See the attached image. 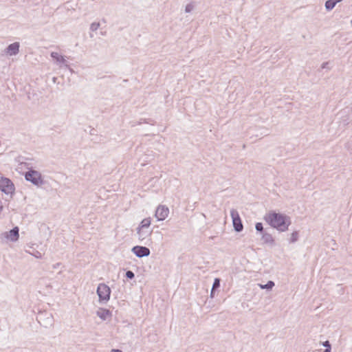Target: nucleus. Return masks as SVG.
I'll return each mask as SVG.
<instances>
[{
	"label": "nucleus",
	"mask_w": 352,
	"mask_h": 352,
	"mask_svg": "<svg viewBox=\"0 0 352 352\" xmlns=\"http://www.w3.org/2000/svg\"><path fill=\"white\" fill-rule=\"evenodd\" d=\"M323 352H324V351Z\"/></svg>",
	"instance_id": "31"
},
{
	"label": "nucleus",
	"mask_w": 352,
	"mask_h": 352,
	"mask_svg": "<svg viewBox=\"0 0 352 352\" xmlns=\"http://www.w3.org/2000/svg\"><path fill=\"white\" fill-rule=\"evenodd\" d=\"M111 352H122V351L118 349H113Z\"/></svg>",
	"instance_id": "27"
},
{
	"label": "nucleus",
	"mask_w": 352,
	"mask_h": 352,
	"mask_svg": "<svg viewBox=\"0 0 352 352\" xmlns=\"http://www.w3.org/2000/svg\"><path fill=\"white\" fill-rule=\"evenodd\" d=\"M230 215L232 219L234 230L236 232H241L243 229V226L238 211L235 209H232Z\"/></svg>",
	"instance_id": "5"
},
{
	"label": "nucleus",
	"mask_w": 352,
	"mask_h": 352,
	"mask_svg": "<svg viewBox=\"0 0 352 352\" xmlns=\"http://www.w3.org/2000/svg\"><path fill=\"white\" fill-rule=\"evenodd\" d=\"M137 234L138 235V238L140 241H143L146 238H147L148 236H150L152 233V231L148 230V229H140L139 230V228H137Z\"/></svg>",
	"instance_id": "12"
},
{
	"label": "nucleus",
	"mask_w": 352,
	"mask_h": 352,
	"mask_svg": "<svg viewBox=\"0 0 352 352\" xmlns=\"http://www.w3.org/2000/svg\"><path fill=\"white\" fill-rule=\"evenodd\" d=\"M125 277L127 279L132 280L135 277V274L131 270H127L125 274Z\"/></svg>",
	"instance_id": "24"
},
{
	"label": "nucleus",
	"mask_w": 352,
	"mask_h": 352,
	"mask_svg": "<svg viewBox=\"0 0 352 352\" xmlns=\"http://www.w3.org/2000/svg\"><path fill=\"white\" fill-rule=\"evenodd\" d=\"M169 214V209L167 206L160 205L156 210L155 216L157 221H164Z\"/></svg>",
	"instance_id": "7"
},
{
	"label": "nucleus",
	"mask_w": 352,
	"mask_h": 352,
	"mask_svg": "<svg viewBox=\"0 0 352 352\" xmlns=\"http://www.w3.org/2000/svg\"><path fill=\"white\" fill-rule=\"evenodd\" d=\"M322 345L325 347L324 352H331V345L329 341L326 340L322 342Z\"/></svg>",
	"instance_id": "21"
},
{
	"label": "nucleus",
	"mask_w": 352,
	"mask_h": 352,
	"mask_svg": "<svg viewBox=\"0 0 352 352\" xmlns=\"http://www.w3.org/2000/svg\"><path fill=\"white\" fill-rule=\"evenodd\" d=\"M351 26H352V20L351 21Z\"/></svg>",
	"instance_id": "30"
},
{
	"label": "nucleus",
	"mask_w": 352,
	"mask_h": 352,
	"mask_svg": "<svg viewBox=\"0 0 352 352\" xmlns=\"http://www.w3.org/2000/svg\"><path fill=\"white\" fill-rule=\"evenodd\" d=\"M335 1V3L337 4L340 2H341L342 0H333Z\"/></svg>",
	"instance_id": "28"
},
{
	"label": "nucleus",
	"mask_w": 352,
	"mask_h": 352,
	"mask_svg": "<svg viewBox=\"0 0 352 352\" xmlns=\"http://www.w3.org/2000/svg\"><path fill=\"white\" fill-rule=\"evenodd\" d=\"M261 235V240L264 244L270 245V246H274L275 245V240L271 234L265 231Z\"/></svg>",
	"instance_id": "10"
},
{
	"label": "nucleus",
	"mask_w": 352,
	"mask_h": 352,
	"mask_svg": "<svg viewBox=\"0 0 352 352\" xmlns=\"http://www.w3.org/2000/svg\"><path fill=\"white\" fill-rule=\"evenodd\" d=\"M132 252L138 258L148 256L151 254L149 248L146 246L135 245L132 250Z\"/></svg>",
	"instance_id": "6"
},
{
	"label": "nucleus",
	"mask_w": 352,
	"mask_h": 352,
	"mask_svg": "<svg viewBox=\"0 0 352 352\" xmlns=\"http://www.w3.org/2000/svg\"><path fill=\"white\" fill-rule=\"evenodd\" d=\"M142 123H146V124H151V125H154L155 122L154 120H153L151 118H140L139 122H138V124H141Z\"/></svg>",
	"instance_id": "20"
},
{
	"label": "nucleus",
	"mask_w": 352,
	"mask_h": 352,
	"mask_svg": "<svg viewBox=\"0 0 352 352\" xmlns=\"http://www.w3.org/2000/svg\"><path fill=\"white\" fill-rule=\"evenodd\" d=\"M100 25V24L99 22H93L90 25V30L95 32L99 28Z\"/></svg>",
	"instance_id": "22"
},
{
	"label": "nucleus",
	"mask_w": 352,
	"mask_h": 352,
	"mask_svg": "<svg viewBox=\"0 0 352 352\" xmlns=\"http://www.w3.org/2000/svg\"><path fill=\"white\" fill-rule=\"evenodd\" d=\"M264 221L272 228L276 229L280 232H284L288 230L292 224V220L288 215L271 210L266 213L263 217Z\"/></svg>",
	"instance_id": "1"
},
{
	"label": "nucleus",
	"mask_w": 352,
	"mask_h": 352,
	"mask_svg": "<svg viewBox=\"0 0 352 352\" xmlns=\"http://www.w3.org/2000/svg\"><path fill=\"white\" fill-rule=\"evenodd\" d=\"M52 58L59 64L65 65L67 61L63 56L56 52H52L50 54Z\"/></svg>",
	"instance_id": "11"
},
{
	"label": "nucleus",
	"mask_w": 352,
	"mask_h": 352,
	"mask_svg": "<svg viewBox=\"0 0 352 352\" xmlns=\"http://www.w3.org/2000/svg\"><path fill=\"white\" fill-rule=\"evenodd\" d=\"M19 42H14L7 46V47L5 49V53L8 56H16L19 53Z\"/></svg>",
	"instance_id": "9"
},
{
	"label": "nucleus",
	"mask_w": 352,
	"mask_h": 352,
	"mask_svg": "<svg viewBox=\"0 0 352 352\" xmlns=\"http://www.w3.org/2000/svg\"><path fill=\"white\" fill-rule=\"evenodd\" d=\"M195 6H194V3L192 2V3H188L186 6V8H185V12L186 13H190L194 8Z\"/></svg>",
	"instance_id": "23"
},
{
	"label": "nucleus",
	"mask_w": 352,
	"mask_h": 352,
	"mask_svg": "<svg viewBox=\"0 0 352 352\" xmlns=\"http://www.w3.org/2000/svg\"><path fill=\"white\" fill-rule=\"evenodd\" d=\"M97 316L102 320H105L107 317L111 316V312L105 308H100L97 311Z\"/></svg>",
	"instance_id": "14"
},
{
	"label": "nucleus",
	"mask_w": 352,
	"mask_h": 352,
	"mask_svg": "<svg viewBox=\"0 0 352 352\" xmlns=\"http://www.w3.org/2000/svg\"><path fill=\"white\" fill-rule=\"evenodd\" d=\"M345 147L352 153V138L346 143Z\"/></svg>",
	"instance_id": "25"
},
{
	"label": "nucleus",
	"mask_w": 352,
	"mask_h": 352,
	"mask_svg": "<svg viewBox=\"0 0 352 352\" xmlns=\"http://www.w3.org/2000/svg\"><path fill=\"white\" fill-rule=\"evenodd\" d=\"M151 225V219L150 218H145L140 223L138 228H139V230L143 228V229H148Z\"/></svg>",
	"instance_id": "15"
},
{
	"label": "nucleus",
	"mask_w": 352,
	"mask_h": 352,
	"mask_svg": "<svg viewBox=\"0 0 352 352\" xmlns=\"http://www.w3.org/2000/svg\"><path fill=\"white\" fill-rule=\"evenodd\" d=\"M298 238H299V231H297V230L294 231L291 234V236H290V238L289 239V243H294L296 241H298Z\"/></svg>",
	"instance_id": "16"
},
{
	"label": "nucleus",
	"mask_w": 352,
	"mask_h": 352,
	"mask_svg": "<svg viewBox=\"0 0 352 352\" xmlns=\"http://www.w3.org/2000/svg\"><path fill=\"white\" fill-rule=\"evenodd\" d=\"M4 237L9 239L12 242H16L19 238V228L18 226L14 227L9 232L3 233Z\"/></svg>",
	"instance_id": "8"
},
{
	"label": "nucleus",
	"mask_w": 352,
	"mask_h": 352,
	"mask_svg": "<svg viewBox=\"0 0 352 352\" xmlns=\"http://www.w3.org/2000/svg\"><path fill=\"white\" fill-rule=\"evenodd\" d=\"M321 69H329V62H324L323 63H322Z\"/></svg>",
	"instance_id": "26"
},
{
	"label": "nucleus",
	"mask_w": 352,
	"mask_h": 352,
	"mask_svg": "<svg viewBox=\"0 0 352 352\" xmlns=\"http://www.w3.org/2000/svg\"><path fill=\"white\" fill-rule=\"evenodd\" d=\"M58 265H60V263H56L55 265H54V267L56 268Z\"/></svg>",
	"instance_id": "29"
},
{
	"label": "nucleus",
	"mask_w": 352,
	"mask_h": 352,
	"mask_svg": "<svg viewBox=\"0 0 352 352\" xmlns=\"http://www.w3.org/2000/svg\"><path fill=\"white\" fill-rule=\"evenodd\" d=\"M275 285V283L272 280H268L266 284L261 285V288L271 290Z\"/></svg>",
	"instance_id": "19"
},
{
	"label": "nucleus",
	"mask_w": 352,
	"mask_h": 352,
	"mask_svg": "<svg viewBox=\"0 0 352 352\" xmlns=\"http://www.w3.org/2000/svg\"><path fill=\"white\" fill-rule=\"evenodd\" d=\"M221 285V279L219 278H215L212 286L210 296L213 298L215 295V292L219 289Z\"/></svg>",
	"instance_id": "13"
},
{
	"label": "nucleus",
	"mask_w": 352,
	"mask_h": 352,
	"mask_svg": "<svg viewBox=\"0 0 352 352\" xmlns=\"http://www.w3.org/2000/svg\"><path fill=\"white\" fill-rule=\"evenodd\" d=\"M0 190L4 194L12 197L15 192V187L12 180L6 177H1Z\"/></svg>",
	"instance_id": "4"
},
{
	"label": "nucleus",
	"mask_w": 352,
	"mask_h": 352,
	"mask_svg": "<svg viewBox=\"0 0 352 352\" xmlns=\"http://www.w3.org/2000/svg\"><path fill=\"white\" fill-rule=\"evenodd\" d=\"M24 177L26 181L31 182L33 185L38 187L41 186L45 183L41 173L32 168H29L25 173Z\"/></svg>",
	"instance_id": "2"
},
{
	"label": "nucleus",
	"mask_w": 352,
	"mask_h": 352,
	"mask_svg": "<svg viewBox=\"0 0 352 352\" xmlns=\"http://www.w3.org/2000/svg\"><path fill=\"white\" fill-rule=\"evenodd\" d=\"M255 229L257 233L261 234L266 230L263 228V225L261 222H257L255 224Z\"/></svg>",
	"instance_id": "18"
},
{
	"label": "nucleus",
	"mask_w": 352,
	"mask_h": 352,
	"mask_svg": "<svg viewBox=\"0 0 352 352\" xmlns=\"http://www.w3.org/2000/svg\"><path fill=\"white\" fill-rule=\"evenodd\" d=\"M96 293L98 296L99 302L100 303H106L110 299L111 290L105 283H99L97 287Z\"/></svg>",
	"instance_id": "3"
},
{
	"label": "nucleus",
	"mask_w": 352,
	"mask_h": 352,
	"mask_svg": "<svg viewBox=\"0 0 352 352\" xmlns=\"http://www.w3.org/2000/svg\"><path fill=\"white\" fill-rule=\"evenodd\" d=\"M336 5V3L333 0H327L324 3V7L327 11H331L335 8Z\"/></svg>",
	"instance_id": "17"
}]
</instances>
